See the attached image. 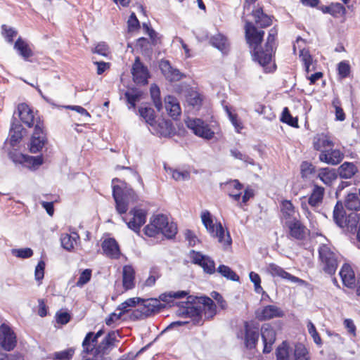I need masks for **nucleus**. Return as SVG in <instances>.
Here are the masks:
<instances>
[{
  "label": "nucleus",
  "mask_w": 360,
  "mask_h": 360,
  "mask_svg": "<svg viewBox=\"0 0 360 360\" xmlns=\"http://www.w3.org/2000/svg\"><path fill=\"white\" fill-rule=\"evenodd\" d=\"M245 31L247 43L252 49L254 60L257 61L261 66L265 68L271 61L272 56L276 49L277 30L273 27L269 30L264 50L258 49L263 40L264 34L263 30H258L252 22L246 21Z\"/></svg>",
  "instance_id": "1"
},
{
  "label": "nucleus",
  "mask_w": 360,
  "mask_h": 360,
  "mask_svg": "<svg viewBox=\"0 0 360 360\" xmlns=\"http://www.w3.org/2000/svg\"><path fill=\"white\" fill-rule=\"evenodd\" d=\"M112 186L116 210L120 214H124L128 210L129 202L136 201L138 196L124 181L117 178L112 179Z\"/></svg>",
  "instance_id": "2"
},
{
  "label": "nucleus",
  "mask_w": 360,
  "mask_h": 360,
  "mask_svg": "<svg viewBox=\"0 0 360 360\" xmlns=\"http://www.w3.org/2000/svg\"><path fill=\"white\" fill-rule=\"evenodd\" d=\"M144 233L149 237L162 233L167 238H172L177 233V227L174 223L169 222L165 215L158 214L150 218L149 224L144 228Z\"/></svg>",
  "instance_id": "3"
},
{
  "label": "nucleus",
  "mask_w": 360,
  "mask_h": 360,
  "mask_svg": "<svg viewBox=\"0 0 360 360\" xmlns=\"http://www.w3.org/2000/svg\"><path fill=\"white\" fill-rule=\"evenodd\" d=\"M201 219L210 235L212 238H217L218 242L221 243L224 248H227L231 245L232 240L229 232L226 231L225 233V231L220 222L214 223L209 211L205 210L202 212Z\"/></svg>",
  "instance_id": "4"
},
{
  "label": "nucleus",
  "mask_w": 360,
  "mask_h": 360,
  "mask_svg": "<svg viewBox=\"0 0 360 360\" xmlns=\"http://www.w3.org/2000/svg\"><path fill=\"white\" fill-rule=\"evenodd\" d=\"M333 220L339 227L352 231L356 228L359 217L356 213L345 215L342 205L338 202L333 210Z\"/></svg>",
  "instance_id": "5"
},
{
  "label": "nucleus",
  "mask_w": 360,
  "mask_h": 360,
  "mask_svg": "<svg viewBox=\"0 0 360 360\" xmlns=\"http://www.w3.org/2000/svg\"><path fill=\"white\" fill-rule=\"evenodd\" d=\"M118 335V331L109 332L103 340L96 346V351L92 358L95 359V360H105V359L111 360L108 354L113 348L117 347L115 342H119L117 340Z\"/></svg>",
  "instance_id": "6"
},
{
  "label": "nucleus",
  "mask_w": 360,
  "mask_h": 360,
  "mask_svg": "<svg viewBox=\"0 0 360 360\" xmlns=\"http://www.w3.org/2000/svg\"><path fill=\"white\" fill-rule=\"evenodd\" d=\"M319 257L323 265V271L328 274H334L338 265V256L327 245H322L319 249Z\"/></svg>",
  "instance_id": "7"
},
{
  "label": "nucleus",
  "mask_w": 360,
  "mask_h": 360,
  "mask_svg": "<svg viewBox=\"0 0 360 360\" xmlns=\"http://www.w3.org/2000/svg\"><path fill=\"white\" fill-rule=\"evenodd\" d=\"M164 307L159 300L146 299L141 300L140 305L137 310L133 312L136 319H145L150 315L159 312Z\"/></svg>",
  "instance_id": "8"
},
{
  "label": "nucleus",
  "mask_w": 360,
  "mask_h": 360,
  "mask_svg": "<svg viewBox=\"0 0 360 360\" xmlns=\"http://www.w3.org/2000/svg\"><path fill=\"white\" fill-rule=\"evenodd\" d=\"M186 124L196 136L210 140L213 138L214 132L203 120L198 118H188Z\"/></svg>",
  "instance_id": "9"
},
{
  "label": "nucleus",
  "mask_w": 360,
  "mask_h": 360,
  "mask_svg": "<svg viewBox=\"0 0 360 360\" xmlns=\"http://www.w3.org/2000/svg\"><path fill=\"white\" fill-rule=\"evenodd\" d=\"M46 141V139L44 131L43 123L40 121H37L34 125V131L29 145L30 151L32 153L39 152L44 146Z\"/></svg>",
  "instance_id": "10"
},
{
  "label": "nucleus",
  "mask_w": 360,
  "mask_h": 360,
  "mask_svg": "<svg viewBox=\"0 0 360 360\" xmlns=\"http://www.w3.org/2000/svg\"><path fill=\"white\" fill-rule=\"evenodd\" d=\"M17 339L15 333L5 323L0 326V346L6 351L10 352L16 346Z\"/></svg>",
  "instance_id": "11"
},
{
  "label": "nucleus",
  "mask_w": 360,
  "mask_h": 360,
  "mask_svg": "<svg viewBox=\"0 0 360 360\" xmlns=\"http://www.w3.org/2000/svg\"><path fill=\"white\" fill-rule=\"evenodd\" d=\"M129 214L132 216L129 221L125 217H122V219L126 222L129 229L139 233L141 227L146 223V212L142 209L134 208L129 211Z\"/></svg>",
  "instance_id": "12"
},
{
  "label": "nucleus",
  "mask_w": 360,
  "mask_h": 360,
  "mask_svg": "<svg viewBox=\"0 0 360 360\" xmlns=\"http://www.w3.org/2000/svg\"><path fill=\"white\" fill-rule=\"evenodd\" d=\"M190 257L192 262L200 266L205 273L212 274L215 272V264L210 257L194 250L191 252Z\"/></svg>",
  "instance_id": "13"
},
{
  "label": "nucleus",
  "mask_w": 360,
  "mask_h": 360,
  "mask_svg": "<svg viewBox=\"0 0 360 360\" xmlns=\"http://www.w3.org/2000/svg\"><path fill=\"white\" fill-rule=\"evenodd\" d=\"M284 316L283 310L276 305H266L259 308L255 311V316L259 321H266Z\"/></svg>",
  "instance_id": "14"
},
{
  "label": "nucleus",
  "mask_w": 360,
  "mask_h": 360,
  "mask_svg": "<svg viewBox=\"0 0 360 360\" xmlns=\"http://www.w3.org/2000/svg\"><path fill=\"white\" fill-rule=\"evenodd\" d=\"M131 73L135 83L146 84L148 82L149 73L148 69L141 62L140 58L136 57L133 64Z\"/></svg>",
  "instance_id": "15"
},
{
  "label": "nucleus",
  "mask_w": 360,
  "mask_h": 360,
  "mask_svg": "<svg viewBox=\"0 0 360 360\" xmlns=\"http://www.w3.org/2000/svg\"><path fill=\"white\" fill-rule=\"evenodd\" d=\"M261 335L264 343L263 352L269 354L271 352L276 340V332L270 324L265 323L262 326Z\"/></svg>",
  "instance_id": "16"
},
{
  "label": "nucleus",
  "mask_w": 360,
  "mask_h": 360,
  "mask_svg": "<svg viewBox=\"0 0 360 360\" xmlns=\"http://www.w3.org/2000/svg\"><path fill=\"white\" fill-rule=\"evenodd\" d=\"M267 271L274 277L278 276L283 279H287L292 283L303 285L305 281L298 277L291 275L285 271L282 267L278 265L271 263L267 266Z\"/></svg>",
  "instance_id": "17"
},
{
  "label": "nucleus",
  "mask_w": 360,
  "mask_h": 360,
  "mask_svg": "<svg viewBox=\"0 0 360 360\" xmlns=\"http://www.w3.org/2000/svg\"><path fill=\"white\" fill-rule=\"evenodd\" d=\"M15 113L18 114L21 122L28 127H32L37 121H35L33 110L26 103L18 104L14 115Z\"/></svg>",
  "instance_id": "18"
},
{
  "label": "nucleus",
  "mask_w": 360,
  "mask_h": 360,
  "mask_svg": "<svg viewBox=\"0 0 360 360\" xmlns=\"http://www.w3.org/2000/svg\"><path fill=\"white\" fill-rule=\"evenodd\" d=\"M101 248L103 254L107 257L114 259L120 258L121 252L120 246L115 239L112 238L105 239L101 244Z\"/></svg>",
  "instance_id": "19"
},
{
  "label": "nucleus",
  "mask_w": 360,
  "mask_h": 360,
  "mask_svg": "<svg viewBox=\"0 0 360 360\" xmlns=\"http://www.w3.org/2000/svg\"><path fill=\"white\" fill-rule=\"evenodd\" d=\"M343 153L338 149L323 150L319 155L320 161L328 165H338L343 159Z\"/></svg>",
  "instance_id": "20"
},
{
  "label": "nucleus",
  "mask_w": 360,
  "mask_h": 360,
  "mask_svg": "<svg viewBox=\"0 0 360 360\" xmlns=\"http://www.w3.org/2000/svg\"><path fill=\"white\" fill-rule=\"evenodd\" d=\"M245 346L249 349L255 347V345L259 339V328L250 324L248 322L245 323Z\"/></svg>",
  "instance_id": "21"
},
{
  "label": "nucleus",
  "mask_w": 360,
  "mask_h": 360,
  "mask_svg": "<svg viewBox=\"0 0 360 360\" xmlns=\"http://www.w3.org/2000/svg\"><path fill=\"white\" fill-rule=\"evenodd\" d=\"M282 219L285 225L298 220L299 214L295 211L294 206L289 200H283L281 202Z\"/></svg>",
  "instance_id": "22"
},
{
  "label": "nucleus",
  "mask_w": 360,
  "mask_h": 360,
  "mask_svg": "<svg viewBox=\"0 0 360 360\" xmlns=\"http://www.w3.org/2000/svg\"><path fill=\"white\" fill-rule=\"evenodd\" d=\"M340 276L344 285L349 288L355 286V274L350 265L345 264L340 269Z\"/></svg>",
  "instance_id": "23"
},
{
  "label": "nucleus",
  "mask_w": 360,
  "mask_h": 360,
  "mask_svg": "<svg viewBox=\"0 0 360 360\" xmlns=\"http://www.w3.org/2000/svg\"><path fill=\"white\" fill-rule=\"evenodd\" d=\"M201 300L200 305L202 316H204L206 319H212L217 314V307L214 301L208 297H203Z\"/></svg>",
  "instance_id": "24"
},
{
  "label": "nucleus",
  "mask_w": 360,
  "mask_h": 360,
  "mask_svg": "<svg viewBox=\"0 0 360 360\" xmlns=\"http://www.w3.org/2000/svg\"><path fill=\"white\" fill-rule=\"evenodd\" d=\"M165 108L169 115L176 119L181 114V108L177 99L172 96L165 98Z\"/></svg>",
  "instance_id": "25"
},
{
  "label": "nucleus",
  "mask_w": 360,
  "mask_h": 360,
  "mask_svg": "<svg viewBox=\"0 0 360 360\" xmlns=\"http://www.w3.org/2000/svg\"><path fill=\"white\" fill-rule=\"evenodd\" d=\"M183 313L187 316L191 317L194 324L202 325L203 323L200 303L198 304H188Z\"/></svg>",
  "instance_id": "26"
},
{
  "label": "nucleus",
  "mask_w": 360,
  "mask_h": 360,
  "mask_svg": "<svg viewBox=\"0 0 360 360\" xmlns=\"http://www.w3.org/2000/svg\"><path fill=\"white\" fill-rule=\"evenodd\" d=\"M22 126L16 120L13 116L11 121V126L9 131L10 141L13 146H15L22 137Z\"/></svg>",
  "instance_id": "27"
},
{
  "label": "nucleus",
  "mask_w": 360,
  "mask_h": 360,
  "mask_svg": "<svg viewBox=\"0 0 360 360\" xmlns=\"http://www.w3.org/2000/svg\"><path fill=\"white\" fill-rule=\"evenodd\" d=\"M211 44L223 54L229 51L230 44L226 36L218 33L210 38Z\"/></svg>",
  "instance_id": "28"
},
{
  "label": "nucleus",
  "mask_w": 360,
  "mask_h": 360,
  "mask_svg": "<svg viewBox=\"0 0 360 360\" xmlns=\"http://www.w3.org/2000/svg\"><path fill=\"white\" fill-rule=\"evenodd\" d=\"M314 148L316 150L322 152L323 150H329L333 147L334 143L330 136L325 134H318L314 139Z\"/></svg>",
  "instance_id": "29"
},
{
  "label": "nucleus",
  "mask_w": 360,
  "mask_h": 360,
  "mask_svg": "<svg viewBox=\"0 0 360 360\" xmlns=\"http://www.w3.org/2000/svg\"><path fill=\"white\" fill-rule=\"evenodd\" d=\"M135 271L131 266L127 265L122 270V284L125 290L134 288Z\"/></svg>",
  "instance_id": "30"
},
{
  "label": "nucleus",
  "mask_w": 360,
  "mask_h": 360,
  "mask_svg": "<svg viewBox=\"0 0 360 360\" xmlns=\"http://www.w3.org/2000/svg\"><path fill=\"white\" fill-rule=\"evenodd\" d=\"M286 226L288 227L290 234L292 238L297 240H302L305 238L306 228L299 219L288 224Z\"/></svg>",
  "instance_id": "31"
},
{
  "label": "nucleus",
  "mask_w": 360,
  "mask_h": 360,
  "mask_svg": "<svg viewBox=\"0 0 360 360\" xmlns=\"http://www.w3.org/2000/svg\"><path fill=\"white\" fill-rule=\"evenodd\" d=\"M325 193L324 188L315 185L308 198V203L313 207H316L322 203Z\"/></svg>",
  "instance_id": "32"
},
{
  "label": "nucleus",
  "mask_w": 360,
  "mask_h": 360,
  "mask_svg": "<svg viewBox=\"0 0 360 360\" xmlns=\"http://www.w3.org/2000/svg\"><path fill=\"white\" fill-rule=\"evenodd\" d=\"M252 15L254 17L255 24L259 27L264 28L271 25L272 21L271 18L263 12L262 8L253 10Z\"/></svg>",
  "instance_id": "33"
},
{
  "label": "nucleus",
  "mask_w": 360,
  "mask_h": 360,
  "mask_svg": "<svg viewBox=\"0 0 360 360\" xmlns=\"http://www.w3.org/2000/svg\"><path fill=\"white\" fill-rule=\"evenodd\" d=\"M97 343L98 340L94 337V333H87L82 342L83 352L86 354L92 353L94 350L96 351Z\"/></svg>",
  "instance_id": "34"
},
{
  "label": "nucleus",
  "mask_w": 360,
  "mask_h": 360,
  "mask_svg": "<svg viewBox=\"0 0 360 360\" xmlns=\"http://www.w3.org/2000/svg\"><path fill=\"white\" fill-rule=\"evenodd\" d=\"M186 100L188 105L198 110L202 105V98L200 94L193 90L189 91L186 96Z\"/></svg>",
  "instance_id": "35"
},
{
  "label": "nucleus",
  "mask_w": 360,
  "mask_h": 360,
  "mask_svg": "<svg viewBox=\"0 0 360 360\" xmlns=\"http://www.w3.org/2000/svg\"><path fill=\"white\" fill-rule=\"evenodd\" d=\"M14 49H16L19 54L25 60L33 55L28 44L21 38L17 39L14 44Z\"/></svg>",
  "instance_id": "36"
},
{
  "label": "nucleus",
  "mask_w": 360,
  "mask_h": 360,
  "mask_svg": "<svg viewBox=\"0 0 360 360\" xmlns=\"http://www.w3.org/2000/svg\"><path fill=\"white\" fill-rule=\"evenodd\" d=\"M321 10L323 13H329L333 17L345 13V8L340 3L331 4L329 6H322Z\"/></svg>",
  "instance_id": "37"
},
{
  "label": "nucleus",
  "mask_w": 360,
  "mask_h": 360,
  "mask_svg": "<svg viewBox=\"0 0 360 360\" xmlns=\"http://www.w3.org/2000/svg\"><path fill=\"white\" fill-rule=\"evenodd\" d=\"M338 170L342 179H350L355 174L356 167L353 163L344 162Z\"/></svg>",
  "instance_id": "38"
},
{
  "label": "nucleus",
  "mask_w": 360,
  "mask_h": 360,
  "mask_svg": "<svg viewBox=\"0 0 360 360\" xmlns=\"http://www.w3.org/2000/svg\"><path fill=\"white\" fill-rule=\"evenodd\" d=\"M345 205L349 210H360V198L356 193H349L345 199Z\"/></svg>",
  "instance_id": "39"
},
{
  "label": "nucleus",
  "mask_w": 360,
  "mask_h": 360,
  "mask_svg": "<svg viewBox=\"0 0 360 360\" xmlns=\"http://www.w3.org/2000/svg\"><path fill=\"white\" fill-rule=\"evenodd\" d=\"M73 235L74 236H72L68 233L61 234L60 243L64 249L70 251L74 248V245L76 243V238H78V235L76 233H74Z\"/></svg>",
  "instance_id": "40"
},
{
  "label": "nucleus",
  "mask_w": 360,
  "mask_h": 360,
  "mask_svg": "<svg viewBox=\"0 0 360 360\" xmlns=\"http://www.w3.org/2000/svg\"><path fill=\"white\" fill-rule=\"evenodd\" d=\"M165 169L175 181H186L190 178V172L187 170L180 171L170 167L167 168L166 166H165Z\"/></svg>",
  "instance_id": "41"
},
{
  "label": "nucleus",
  "mask_w": 360,
  "mask_h": 360,
  "mask_svg": "<svg viewBox=\"0 0 360 360\" xmlns=\"http://www.w3.org/2000/svg\"><path fill=\"white\" fill-rule=\"evenodd\" d=\"M188 295V292L184 290H180L177 292H169L162 293L160 295V301H162L164 302L169 303L172 299H180L186 297Z\"/></svg>",
  "instance_id": "42"
},
{
  "label": "nucleus",
  "mask_w": 360,
  "mask_h": 360,
  "mask_svg": "<svg viewBox=\"0 0 360 360\" xmlns=\"http://www.w3.org/2000/svg\"><path fill=\"white\" fill-rule=\"evenodd\" d=\"M139 111L141 117L145 120L146 122L151 126L155 124V115L153 108L148 107L141 108Z\"/></svg>",
  "instance_id": "43"
},
{
  "label": "nucleus",
  "mask_w": 360,
  "mask_h": 360,
  "mask_svg": "<svg viewBox=\"0 0 360 360\" xmlns=\"http://www.w3.org/2000/svg\"><path fill=\"white\" fill-rule=\"evenodd\" d=\"M319 177L325 184H330L336 178V175L332 169L322 168L319 172Z\"/></svg>",
  "instance_id": "44"
},
{
  "label": "nucleus",
  "mask_w": 360,
  "mask_h": 360,
  "mask_svg": "<svg viewBox=\"0 0 360 360\" xmlns=\"http://www.w3.org/2000/svg\"><path fill=\"white\" fill-rule=\"evenodd\" d=\"M217 271L227 279L233 281H239V276L228 266L224 264L219 265Z\"/></svg>",
  "instance_id": "45"
},
{
  "label": "nucleus",
  "mask_w": 360,
  "mask_h": 360,
  "mask_svg": "<svg viewBox=\"0 0 360 360\" xmlns=\"http://www.w3.org/2000/svg\"><path fill=\"white\" fill-rule=\"evenodd\" d=\"M141 300H142V299L140 297L129 298L124 302L121 303L118 306L117 309L120 311L122 314H123L129 311L130 307H135L136 304H140Z\"/></svg>",
  "instance_id": "46"
},
{
  "label": "nucleus",
  "mask_w": 360,
  "mask_h": 360,
  "mask_svg": "<svg viewBox=\"0 0 360 360\" xmlns=\"http://www.w3.org/2000/svg\"><path fill=\"white\" fill-rule=\"evenodd\" d=\"M150 95L153 99L155 107L158 111L162 109V103L160 98V91L159 87L156 84H153L150 86Z\"/></svg>",
  "instance_id": "47"
},
{
  "label": "nucleus",
  "mask_w": 360,
  "mask_h": 360,
  "mask_svg": "<svg viewBox=\"0 0 360 360\" xmlns=\"http://www.w3.org/2000/svg\"><path fill=\"white\" fill-rule=\"evenodd\" d=\"M293 352L295 360H309L308 352L302 344L295 345Z\"/></svg>",
  "instance_id": "48"
},
{
  "label": "nucleus",
  "mask_w": 360,
  "mask_h": 360,
  "mask_svg": "<svg viewBox=\"0 0 360 360\" xmlns=\"http://www.w3.org/2000/svg\"><path fill=\"white\" fill-rule=\"evenodd\" d=\"M285 342H283L276 349L277 360H290V353L292 352Z\"/></svg>",
  "instance_id": "49"
},
{
  "label": "nucleus",
  "mask_w": 360,
  "mask_h": 360,
  "mask_svg": "<svg viewBox=\"0 0 360 360\" xmlns=\"http://www.w3.org/2000/svg\"><path fill=\"white\" fill-rule=\"evenodd\" d=\"M127 102L130 105L129 108H134L136 103L140 100L141 93L138 91H127L124 93Z\"/></svg>",
  "instance_id": "50"
},
{
  "label": "nucleus",
  "mask_w": 360,
  "mask_h": 360,
  "mask_svg": "<svg viewBox=\"0 0 360 360\" xmlns=\"http://www.w3.org/2000/svg\"><path fill=\"white\" fill-rule=\"evenodd\" d=\"M281 121L283 123H286L288 125L293 127H298V122L297 119L293 117L288 110V108H284L281 117Z\"/></svg>",
  "instance_id": "51"
},
{
  "label": "nucleus",
  "mask_w": 360,
  "mask_h": 360,
  "mask_svg": "<svg viewBox=\"0 0 360 360\" xmlns=\"http://www.w3.org/2000/svg\"><path fill=\"white\" fill-rule=\"evenodd\" d=\"M332 105L335 109V120L338 121H344L345 120V114L341 108L340 101L338 97L333 98Z\"/></svg>",
  "instance_id": "52"
},
{
  "label": "nucleus",
  "mask_w": 360,
  "mask_h": 360,
  "mask_svg": "<svg viewBox=\"0 0 360 360\" xmlns=\"http://www.w3.org/2000/svg\"><path fill=\"white\" fill-rule=\"evenodd\" d=\"M91 278V270L86 269L82 271L79 275V279L76 283L77 287L82 288L86 284Z\"/></svg>",
  "instance_id": "53"
},
{
  "label": "nucleus",
  "mask_w": 360,
  "mask_h": 360,
  "mask_svg": "<svg viewBox=\"0 0 360 360\" xmlns=\"http://www.w3.org/2000/svg\"><path fill=\"white\" fill-rule=\"evenodd\" d=\"M300 58L304 63L305 70L309 72L310 71V66L312 63L311 56L307 50L302 49L300 51Z\"/></svg>",
  "instance_id": "54"
},
{
  "label": "nucleus",
  "mask_w": 360,
  "mask_h": 360,
  "mask_svg": "<svg viewBox=\"0 0 360 360\" xmlns=\"http://www.w3.org/2000/svg\"><path fill=\"white\" fill-rule=\"evenodd\" d=\"M74 354V349H68L61 352H55L53 359L57 360H70Z\"/></svg>",
  "instance_id": "55"
},
{
  "label": "nucleus",
  "mask_w": 360,
  "mask_h": 360,
  "mask_svg": "<svg viewBox=\"0 0 360 360\" xmlns=\"http://www.w3.org/2000/svg\"><path fill=\"white\" fill-rule=\"evenodd\" d=\"M302 176L307 178L315 171L314 166L309 162H303L300 166Z\"/></svg>",
  "instance_id": "56"
},
{
  "label": "nucleus",
  "mask_w": 360,
  "mask_h": 360,
  "mask_svg": "<svg viewBox=\"0 0 360 360\" xmlns=\"http://www.w3.org/2000/svg\"><path fill=\"white\" fill-rule=\"evenodd\" d=\"M23 159L25 162L32 165L33 167H37L43 164L44 160L42 155L37 157L23 155Z\"/></svg>",
  "instance_id": "57"
},
{
  "label": "nucleus",
  "mask_w": 360,
  "mask_h": 360,
  "mask_svg": "<svg viewBox=\"0 0 360 360\" xmlns=\"http://www.w3.org/2000/svg\"><path fill=\"white\" fill-rule=\"evenodd\" d=\"M226 111L229 115V120L231 122L232 124L234 126L237 132H240V130L243 129V126L241 122L238 119V116L236 114H233L228 107H226Z\"/></svg>",
  "instance_id": "58"
},
{
  "label": "nucleus",
  "mask_w": 360,
  "mask_h": 360,
  "mask_svg": "<svg viewBox=\"0 0 360 360\" xmlns=\"http://www.w3.org/2000/svg\"><path fill=\"white\" fill-rule=\"evenodd\" d=\"M2 34L6 41L11 43L13 41V38L16 36L17 32L13 28H8L6 25L2 26Z\"/></svg>",
  "instance_id": "59"
},
{
  "label": "nucleus",
  "mask_w": 360,
  "mask_h": 360,
  "mask_svg": "<svg viewBox=\"0 0 360 360\" xmlns=\"http://www.w3.org/2000/svg\"><path fill=\"white\" fill-rule=\"evenodd\" d=\"M338 73L342 78L349 76L350 72V66L347 62L342 61L338 64Z\"/></svg>",
  "instance_id": "60"
},
{
  "label": "nucleus",
  "mask_w": 360,
  "mask_h": 360,
  "mask_svg": "<svg viewBox=\"0 0 360 360\" xmlns=\"http://www.w3.org/2000/svg\"><path fill=\"white\" fill-rule=\"evenodd\" d=\"M92 51L103 56H108L110 53L108 46L105 42L98 44Z\"/></svg>",
  "instance_id": "61"
},
{
  "label": "nucleus",
  "mask_w": 360,
  "mask_h": 360,
  "mask_svg": "<svg viewBox=\"0 0 360 360\" xmlns=\"http://www.w3.org/2000/svg\"><path fill=\"white\" fill-rule=\"evenodd\" d=\"M45 262L42 260L39 261L35 268L34 276L37 281L43 279L44 276Z\"/></svg>",
  "instance_id": "62"
},
{
  "label": "nucleus",
  "mask_w": 360,
  "mask_h": 360,
  "mask_svg": "<svg viewBox=\"0 0 360 360\" xmlns=\"http://www.w3.org/2000/svg\"><path fill=\"white\" fill-rule=\"evenodd\" d=\"M308 331L309 333L311 335V336L313 338V340L314 342L317 345L321 344V339L316 331V329L314 326V325L311 322H309L307 325Z\"/></svg>",
  "instance_id": "63"
},
{
  "label": "nucleus",
  "mask_w": 360,
  "mask_h": 360,
  "mask_svg": "<svg viewBox=\"0 0 360 360\" xmlns=\"http://www.w3.org/2000/svg\"><path fill=\"white\" fill-rule=\"evenodd\" d=\"M250 281L254 283L255 285V291L257 292V293H259L260 292V290H262V288L260 285V283H261V279H260V276H259V274L252 271L250 273Z\"/></svg>",
  "instance_id": "64"
}]
</instances>
